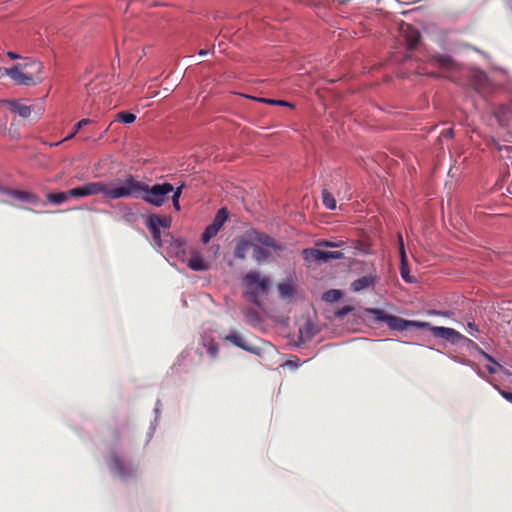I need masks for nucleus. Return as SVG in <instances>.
Returning a JSON list of instances; mask_svg holds the SVG:
<instances>
[{
    "label": "nucleus",
    "mask_w": 512,
    "mask_h": 512,
    "mask_svg": "<svg viewBox=\"0 0 512 512\" xmlns=\"http://www.w3.org/2000/svg\"><path fill=\"white\" fill-rule=\"evenodd\" d=\"M244 315L247 318V320L250 322H258L259 321L258 313L255 310L246 309L244 311Z\"/></svg>",
    "instance_id": "34"
},
{
    "label": "nucleus",
    "mask_w": 512,
    "mask_h": 512,
    "mask_svg": "<svg viewBox=\"0 0 512 512\" xmlns=\"http://www.w3.org/2000/svg\"><path fill=\"white\" fill-rule=\"evenodd\" d=\"M497 389L503 398L512 403V392L500 389L499 387Z\"/></svg>",
    "instance_id": "38"
},
{
    "label": "nucleus",
    "mask_w": 512,
    "mask_h": 512,
    "mask_svg": "<svg viewBox=\"0 0 512 512\" xmlns=\"http://www.w3.org/2000/svg\"><path fill=\"white\" fill-rule=\"evenodd\" d=\"M113 189L114 188H110L102 182H90L83 186H79L68 190V196L69 198H82L96 194H103L105 197L109 199H115L111 195Z\"/></svg>",
    "instance_id": "4"
},
{
    "label": "nucleus",
    "mask_w": 512,
    "mask_h": 512,
    "mask_svg": "<svg viewBox=\"0 0 512 512\" xmlns=\"http://www.w3.org/2000/svg\"><path fill=\"white\" fill-rule=\"evenodd\" d=\"M267 104L279 105V106H285V107H291V108L294 107V105L292 103L284 101V100L270 99L269 101H267Z\"/></svg>",
    "instance_id": "35"
},
{
    "label": "nucleus",
    "mask_w": 512,
    "mask_h": 512,
    "mask_svg": "<svg viewBox=\"0 0 512 512\" xmlns=\"http://www.w3.org/2000/svg\"><path fill=\"white\" fill-rule=\"evenodd\" d=\"M387 325L392 330L404 331L409 327L427 328L429 327V322L405 320L398 316L391 315V317H387Z\"/></svg>",
    "instance_id": "9"
},
{
    "label": "nucleus",
    "mask_w": 512,
    "mask_h": 512,
    "mask_svg": "<svg viewBox=\"0 0 512 512\" xmlns=\"http://www.w3.org/2000/svg\"><path fill=\"white\" fill-rule=\"evenodd\" d=\"M5 74L9 76L17 85L34 86L42 82L43 78H36L32 73L20 70V67L14 65L5 69Z\"/></svg>",
    "instance_id": "7"
},
{
    "label": "nucleus",
    "mask_w": 512,
    "mask_h": 512,
    "mask_svg": "<svg viewBox=\"0 0 512 512\" xmlns=\"http://www.w3.org/2000/svg\"><path fill=\"white\" fill-rule=\"evenodd\" d=\"M5 190H6V189H3V188L0 186V192H4V193H5Z\"/></svg>",
    "instance_id": "46"
},
{
    "label": "nucleus",
    "mask_w": 512,
    "mask_h": 512,
    "mask_svg": "<svg viewBox=\"0 0 512 512\" xmlns=\"http://www.w3.org/2000/svg\"><path fill=\"white\" fill-rule=\"evenodd\" d=\"M7 56H8L10 59H12V60H16V59L20 58V56H19L18 54L14 53V52H8V53H7Z\"/></svg>",
    "instance_id": "43"
},
{
    "label": "nucleus",
    "mask_w": 512,
    "mask_h": 512,
    "mask_svg": "<svg viewBox=\"0 0 512 512\" xmlns=\"http://www.w3.org/2000/svg\"><path fill=\"white\" fill-rule=\"evenodd\" d=\"M253 245V259L259 264L276 260L286 250V246L283 243L258 230H254Z\"/></svg>",
    "instance_id": "2"
},
{
    "label": "nucleus",
    "mask_w": 512,
    "mask_h": 512,
    "mask_svg": "<svg viewBox=\"0 0 512 512\" xmlns=\"http://www.w3.org/2000/svg\"><path fill=\"white\" fill-rule=\"evenodd\" d=\"M228 215L229 213L227 208H221L218 210L212 223L206 227L202 234L201 239L204 244H207L214 236L218 234L224 223L227 221Z\"/></svg>",
    "instance_id": "6"
},
{
    "label": "nucleus",
    "mask_w": 512,
    "mask_h": 512,
    "mask_svg": "<svg viewBox=\"0 0 512 512\" xmlns=\"http://www.w3.org/2000/svg\"><path fill=\"white\" fill-rule=\"evenodd\" d=\"M322 202L324 206L329 210H334L336 208V200L327 189L322 191Z\"/></svg>",
    "instance_id": "27"
},
{
    "label": "nucleus",
    "mask_w": 512,
    "mask_h": 512,
    "mask_svg": "<svg viewBox=\"0 0 512 512\" xmlns=\"http://www.w3.org/2000/svg\"><path fill=\"white\" fill-rule=\"evenodd\" d=\"M173 190V185L168 182L148 186L129 175L121 182L120 186L114 187L111 195L117 199L129 197L141 198L148 204L160 207L168 200V195Z\"/></svg>",
    "instance_id": "1"
},
{
    "label": "nucleus",
    "mask_w": 512,
    "mask_h": 512,
    "mask_svg": "<svg viewBox=\"0 0 512 512\" xmlns=\"http://www.w3.org/2000/svg\"><path fill=\"white\" fill-rule=\"evenodd\" d=\"M225 340L228 341V342H231L232 344H234L235 346L245 350V351H248V352H251V353H256V347L253 346L252 344H250L243 335H241L240 333L238 332H233V333H230L228 334L226 337H225Z\"/></svg>",
    "instance_id": "12"
},
{
    "label": "nucleus",
    "mask_w": 512,
    "mask_h": 512,
    "mask_svg": "<svg viewBox=\"0 0 512 512\" xmlns=\"http://www.w3.org/2000/svg\"><path fill=\"white\" fill-rule=\"evenodd\" d=\"M496 366L497 365H487V370L490 374H495L497 372V369H496Z\"/></svg>",
    "instance_id": "42"
},
{
    "label": "nucleus",
    "mask_w": 512,
    "mask_h": 512,
    "mask_svg": "<svg viewBox=\"0 0 512 512\" xmlns=\"http://www.w3.org/2000/svg\"><path fill=\"white\" fill-rule=\"evenodd\" d=\"M426 329H429L434 337L442 338L453 345L461 343V339H464V335L453 328L431 326L429 324V327Z\"/></svg>",
    "instance_id": "8"
},
{
    "label": "nucleus",
    "mask_w": 512,
    "mask_h": 512,
    "mask_svg": "<svg viewBox=\"0 0 512 512\" xmlns=\"http://www.w3.org/2000/svg\"><path fill=\"white\" fill-rule=\"evenodd\" d=\"M46 198L49 203L59 205L66 202L69 199V196L68 191L58 193L50 192L46 195Z\"/></svg>",
    "instance_id": "22"
},
{
    "label": "nucleus",
    "mask_w": 512,
    "mask_h": 512,
    "mask_svg": "<svg viewBox=\"0 0 512 512\" xmlns=\"http://www.w3.org/2000/svg\"><path fill=\"white\" fill-rule=\"evenodd\" d=\"M148 219L152 221L157 227L168 229L171 225V219L166 216H158L156 214H152L148 216Z\"/></svg>",
    "instance_id": "25"
},
{
    "label": "nucleus",
    "mask_w": 512,
    "mask_h": 512,
    "mask_svg": "<svg viewBox=\"0 0 512 512\" xmlns=\"http://www.w3.org/2000/svg\"><path fill=\"white\" fill-rule=\"evenodd\" d=\"M203 346L206 348L207 354L212 360H216L219 355V345L213 339L204 341Z\"/></svg>",
    "instance_id": "24"
},
{
    "label": "nucleus",
    "mask_w": 512,
    "mask_h": 512,
    "mask_svg": "<svg viewBox=\"0 0 512 512\" xmlns=\"http://www.w3.org/2000/svg\"><path fill=\"white\" fill-rule=\"evenodd\" d=\"M243 285L247 299L260 306L261 297L266 295L270 288V279L256 270H251L244 276Z\"/></svg>",
    "instance_id": "3"
},
{
    "label": "nucleus",
    "mask_w": 512,
    "mask_h": 512,
    "mask_svg": "<svg viewBox=\"0 0 512 512\" xmlns=\"http://www.w3.org/2000/svg\"><path fill=\"white\" fill-rule=\"evenodd\" d=\"M353 310V308L351 306H344L343 308L339 309L337 312H336V315L338 317H343L345 316L346 314H348L349 312H351Z\"/></svg>",
    "instance_id": "37"
},
{
    "label": "nucleus",
    "mask_w": 512,
    "mask_h": 512,
    "mask_svg": "<svg viewBox=\"0 0 512 512\" xmlns=\"http://www.w3.org/2000/svg\"><path fill=\"white\" fill-rule=\"evenodd\" d=\"M188 266L194 271H205L209 268V263L201 256H192L188 261Z\"/></svg>",
    "instance_id": "21"
},
{
    "label": "nucleus",
    "mask_w": 512,
    "mask_h": 512,
    "mask_svg": "<svg viewBox=\"0 0 512 512\" xmlns=\"http://www.w3.org/2000/svg\"><path fill=\"white\" fill-rule=\"evenodd\" d=\"M300 334L303 335V329H300ZM301 338L303 339V336Z\"/></svg>",
    "instance_id": "47"
},
{
    "label": "nucleus",
    "mask_w": 512,
    "mask_h": 512,
    "mask_svg": "<svg viewBox=\"0 0 512 512\" xmlns=\"http://www.w3.org/2000/svg\"><path fill=\"white\" fill-rule=\"evenodd\" d=\"M253 100H256L258 102H262V103H266L267 104V101H269L270 99L269 98H258V97H251Z\"/></svg>",
    "instance_id": "44"
},
{
    "label": "nucleus",
    "mask_w": 512,
    "mask_h": 512,
    "mask_svg": "<svg viewBox=\"0 0 512 512\" xmlns=\"http://www.w3.org/2000/svg\"><path fill=\"white\" fill-rule=\"evenodd\" d=\"M310 337V335L305 336V340H308Z\"/></svg>",
    "instance_id": "48"
},
{
    "label": "nucleus",
    "mask_w": 512,
    "mask_h": 512,
    "mask_svg": "<svg viewBox=\"0 0 512 512\" xmlns=\"http://www.w3.org/2000/svg\"><path fill=\"white\" fill-rule=\"evenodd\" d=\"M145 225L146 227L148 228V230L150 231L151 235H152V238L154 240V242L159 246L161 247L162 246V241H161V231H160V228L157 227L152 221H150L148 218L146 219L145 221Z\"/></svg>",
    "instance_id": "23"
},
{
    "label": "nucleus",
    "mask_w": 512,
    "mask_h": 512,
    "mask_svg": "<svg viewBox=\"0 0 512 512\" xmlns=\"http://www.w3.org/2000/svg\"><path fill=\"white\" fill-rule=\"evenodd\" d=\"M398 242H399V252L401 257V267H400V273L401 277L408 283H412L413 279L409 275V268L407 264V255L404 247V242L402 235H398Z\"/></svg>",
    "instance_id": "13"
},
{
    "label": "nucleus",
    "mask_w": 512,
    "mask_h": 512,
    "mask_svg": "<svg viewBox=\"0 0 512 512\" xmlns=\"http://www.w3.org/2000/svg\"><path fill=\"white\" fill-rule=\"evenodd\" d=\"M16 65L20 67V70L32 73V76L36 78H43L41 76L43 65L35 59H26L23 63H18Z\"/></svg>",
    "instance_id": "14"
},
{
    "label": "nucleus",
    "mask_w": 512,
    "mask_h": 512,
    "mask_svg": "<svg viewBox=\"0 0 512 512\" xmlns=\"http://www.w3.org/2000/svg\"><path fill=\"white\" fill-rule=\"evenodd\" d=\"M5 193L24 202H29L32 204H39L41 202L40 198L36 194L27 191L6 189Z\"/></svg>",
    "instance_id": "15"
},
{
    "label": "nucleus",
    "mask_w": 512,
    "mask_h": 512,
    "mask_svg": "<svg viewBox=\"0 0 512 512\" xmlns=\"http://www.w3.org/2000/svg\"><path fill=\"white\" fill-rule=\"evenodd\" d=\"M340 297H341V292L339 290L331 289L324 294L323 298L327 302H334V301L339 300Z\"/></svg>",
    "instance_id": "30"
},
{
    "label": "nucleus",
    "mask_w": 512,
    "mask_h": 512,
    "mask_svg": "<svg viewBox=\"0 0 512 512\" xmlns=\"http://www.w3.org/2000/svg\"><path fill=\"white\" fill-rule=\"evenodd\" d=\"M6 103L9 105L10 110L18 114L22 118H28L31 115L32 109L31 106H28L21 101L17 100H10L6 101Z\"/></svg>",
    "instance_id": "18"
},
{
    "label": "nucleus",
    "mask_w": 512,
    "mask_h": 512,
    "mask_svg": "<svg viewBox=\"0 0 512 512\" xmlns=\"http://www.w3.org/2000/svg\"><path fill=\"white\" fill-rule=\"evenodd\" d=\"M467 329L472 336L477 337L476 333L479 332V329L473 322L467 324Z\"/></svg>",
    "instance_id": "36"
},
{
    "label": "nucleus",
    "mask_w": 512,
    "mask_h": 512,
    "mask_svg": "<svg viewBox=\"0 0 512 512\" xmlns=\"http://www.w3.org/2000/svg\"><path fill=\"white\" fill-rule=\"evenodd\" d=\"M318 245L319 246H325V247L334 248V247L341 246V243H335V242H330V241H322V242L318 243Z\"/></svg>",
    "instance_id": "40"
},
{
    "label": "nucleus",
    "mask_w": 512,
    "mask_h": 512,
    "mask_svg": "<svg viewBox=\"0 0 512 512\" xmlns=\"http://www.w3.org/2000/svg\"><path fill=\"white\" fill-rule=\"evenodd\" d=\"M90 122L89 119H82L80 120L79 122H77L75 125H74V129L73 131L64 139V140H69L71 138H73L76 133H78V131L85 125H87L88 123Z\"/></svg>",
    "instance_id": "31"
},
{
    "label": "nucleus",
    "mask_w": 512,
    "mask_h": 512,
    "mask_svg": "<svg viewBox=\"0 0 512 512\" xmlns=\"http://www.w3.org/2000/svg\"><path fill=\"white\" fill-rule=\"evenodd\" d=\"M404 34L409 49L416 48L421 39L420 32L416 29H413L410 25H407L406 29L404 30Z\"/></svg>",
    "instance_id": "19"
},
{
    "label": "nucleus",
    "mask_w": 512,
    "mask_h": 512,
    "mask_svg": "<svg viewBox=\"0 0 512 512\" xmlns=\"http://www.w3.org/2000/svg\"><path fill=\"white\" fill-rule=\"evenodd\" d=\"M480 355H482L486 360H488L490 363L492 364H495V365H499V363L496 362V360L491 356L489 355L488 353H486L483 349L480 351L479 353Z\"/></svg>",
    "instance_id": "39"
},
{
    "label": "nucleus",
    "mask_w": 512,
    "mask_h": 512,
    "mask_svg": "<svg viewBox=\"0 0 512 512\" xmlns=\"http://www.w3.org/2000/svg\"><path fill=\"white\" fill-rule=\"evenodd\" d=\"M470 83L476 91H481L487 86L488 77L482 70L474 69L470 74Z\"/></svg>",
    "instance_id": "16"
},
{
    "label": "nucleus",
    "mask_w": 512,
    "mask_h": 512,
    "mask_svg": "<svg viewBox=\"0 0 512 512\" xmlns=\"http://www.w3.org/2000/svg\"><path fill=\"white\" fill-rule=\"evenodd\" d=\"M461 343H463L467 348L473 349L478 353H480L482 350V348L476 342L467 338L466 336H464V339H461Z\"/></svg>",
    "instance_id": "33"
},
{
    "label": "nucleus",
    "mask_w": 512,
    "mask_h": 512,
    "mask_svg": "<svg viewBox=\"0 0 512 512\" xmlns=\"http://www.w3.org/2000/svg\"><path fill=\"white\" fill-rule=\"evenodd\" d=\"M115 119L121 123L131 124L135 121L136 116L133 113L128 112V111H121L116 114Z\"/></svg>",
    "instance_id": "28"
},
{
    "label": "nucleus",
    "mask_w": 512,
    "mask_h": 512,
    "mask_svg": "<svg viewBox=\"0 0 512 512\" xmlns=\"http://www.w3.org/2000/svg\"><path fill=\"white\" fill-rule=\"evenodd\" d=\"M431 61L437 64L439 67L446 70H457L458 64L449 55L437 54L431 58Z\"/></svg>",
    "instance_id": "17"
},
{
    "label": "nucleus",
    "mask_w": 512,
    "mask_h": 512,
    "mask_svg": "<svg viewBox=\"0 0 512 512\" xmlns=\"http://www.w3.org/2000/svg\"><path fill=\"white\" fill-rule=\"evenodd\" d=\"M368 312L372 314L378 321L385 322L387 324V317H391L390 314L385 313L383 310L378 308L369 309Z\"/></svg>",
    "instance_id": "29"
},
{
    "label": "nucleus",
    "mask_w": 512,
    "mask_h": 512,
    "mask_svg": "<svg viewBox=\"0 0 512 512\" xmlns=\"http://www.w3.org/2000/svg\"><path fill=\"white\" fill-rule=\"evenodd\" d=\"M454 135V130L452 128L446 129L442 132V136L445 138H452Z\"/></svg>",
    "instance_id": "41"
},
{
    "label": "nucleus",
    "mask_w": 512,
    "mask_h": 512,
    "mask_svg": "<svg viewBox=\"0 0 512 512\" xmlns=\"http://www.w3.org/2000/svg\"><path fill=\"white\" fill-rule=\"evenodd\" d=\"M182 189H183V185L177 187L176 190L172 191L173 192L172 202H173V206L175 207L176 210H180L179 198L181 197Z\"/></svg>",
    "instance_id": "32"
},
{
    "label": "nucleus",
    "mask_w": 512,
    "mask_h": 512,
    "mask_svg": "<svg viewBox=\"0 0 512 512\" xmlns=\"http://www.w3.org/2000/svg\"><path fill=\"white\" fill-rule=\"evenodd\" d=\"M110 469L121 478L132 477L136 474L137 467L131 462H124L115 452L110 455Z\"/></svg>",
    "instance_id": "5"
},
{
    "label": "nucleus",
    "mask_w": 512,
    "mask_h": 512,
    "mask_svg": "<svg viewBox=\"0 0 512 512\" xmlns=\"http://www.w3.org/2000/svg\"><path fill=\"white\" fill-rule=\"evenodd\" d=\"M254 230L255 229L248 233V240L242 239L236 244L234 249V255L236 258L244 260L250 249L254 251Z\"/></svg>",
    "instance_id": "11"
},
{
    "label": "nucleus",
    "mask_w": 512,
    "mask_h": 512,
    "mask_svg": "<svg viewBox=\"0 0 512 512\" xmlns=\"http://www.w3.org/2000/svg\"><path fill=\"white\" fill-rule=\"evenodd\" d=\"M375 278L372 276H363L356 280H354L351 284V289L354 292H359L361 290L367 289L374 285Z\"/></svg>",
    "instance_id": "20"
},
{
    "label": "nucleus",
    "mask_w": 512,
    "mask_h": 512,
    "mask_svg": "<svg viewBox=\"0 0 512 512\" xmlns=\"http://www.w3.org/2000/svg\"><path fill=\"white\" fill-rule=\"evenodd\" d=\"M305 257L311 258L318 262H328L333 259H341L343 258V253L341 251H323L319 249H305L304 252Z\"/></svg>",
    "instance_id": "10"
},
{
    "label": "nucleus",
    "mask_w": 512,
    "mask_h": 512,
    "mask_svg": "<svg viewBox=\"0 0 512 512\" xmlns=\"http://www.w3.org/2000/svg\"><path fill=\"white\" fill-rule=\"evenodd\" d=\"M277 289L282 298H290L293 296L294 287L290 282H283L278 284Z\"/></svg>",
    "instance_id": "26"
},
{
    "label": "nucleus",
    "mask_w": 512,
    "mask_h": 512,
    "mask_svg": "<svg viewBox=\"0 0 512 512\" xmlns=\"http://www.w3.org/2000/svg\"><path fill=\"white\" fill-rule=\"evenodd\" d=\"M208 52H209V51H208V50H206V49H201V50L199 51V55H200V56H205V55H207V54H208Z\"/></svg>",
    "instance_id": "45"
}]
</instances>
